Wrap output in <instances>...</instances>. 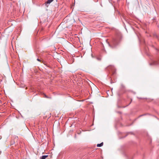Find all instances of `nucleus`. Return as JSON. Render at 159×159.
Masks as SVG:
<instances>
[{"instance_id":"obj_5","label":"nucleus","mask_w":159,"mask_h":159,"mask_svg":"<svg viewBox=\"0 0 159 159\" xmlns=\"http://www.w3.org/2000/svg\"><path fill=\"white\" fill-rule=\"evenodd\" d=\"M103 145V143L102 142V143H100V144H97V146L98 147H101Z\"/></svg>"},{"instance_id":"obj_6","label":"nucleus","mask_w":159,"mask_h":159,"mask_svg":"<svg viewBox=\"0 0 159 159\" xmlns=\"http://www.w3.org/2000/svg\"><path fill=\"white\" fill-rule=\"evenodd\" d=\"M44 96L46 98H48V97L45 95V94H44Z\"/></svg>"},{"instance_id":"obj_3","label":"nucleus","mask_w":159,"mask_h":159,"mask_svg":"<svg viewBox=\"0 0 159 159\" xmlns=\"http://www.w3.org/2000/svg\"><path fill=\"white\" fill-rule=\"evenodd\" d=\"M48 157V155H43L40 157V159H45Z\"/></svg>"},{"instance_id":"obj_7","label":"nucleus","mask_w":159,"mask_h":159,"mask_svg":"<svg viewBox=\"0 0 159 159\" xmlns=\"http://www.w3.org/2000/svg\"><path fill=\"white\" fill-rule=\"evenodd\" d=\"M37 60L38 61H41L39 59V58H38L37 59Z\"/></svg>"},{"instance_id":"obj_9","label":"nucleus","mask_w":159,"mask_h":159,"mask_svg":"<svg viewBox=\"0 0 159 159\" xmlns=\"http://www.w3.org/2000/svg\"><path fill=\"white\" fill-rule=\"evenodd\" d=\"M135 0L138 2V1L137 0Z\"/></svg>"},{"instance_id":"obj_4","label":"nucleus","mask_w":159,"mask_h":159,"mask_svg":"<svg viewBox=\"0 0 159 159\" xmlns=\"http://www.w3.org/2000/svg\"><path fill=\"white\" fill-rule=\"evenodd\" d=\"M53 0H48L47 1L45 2V4H50L52 2Z\"/></svg>"},{"instance_id":"obj_2","label":"nucleus","mask_w":159,"mask_h":159,"mask_svg":"<svg viewBox=\"0 0 159 159\" xmlns=\"http://www.w3.org/2000/svg\"><path fill=\"white\" fill-rule=\"evenodd\" d=\"M150 65H159V58L156 60L153 61L152 63H150Z\"/></svg>"},{"instance_id":"obj_8","label":"nucleus","mask_w":159,"mask_h":159,"mask_svg":"<svg viewBox=\"0 0 159 159\" xmlns=\"http://www.w3.org/2000/svg\"><path fill=\"white\" fill-rule=\"evenodd\" d=\"M98 60H100L101 59L100 58H98Z\"/></svg>"},{"instance_id":"obj_1","label":"nucleus","mask_w":159,"mask_h":159,"mask_svg":"<svg viewBox=\"0 0 159 159\" xmlns=\"http://www.w3.org/2000/svg\"><path fill=\"white\" fill-rule=\"evenodd\" d=\"M122 37L119 35L112 39L110 43H108L109 46L112 48L116 47L120 41Z\"/></svg>"}]
</instances>
